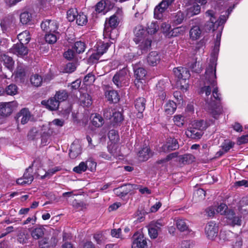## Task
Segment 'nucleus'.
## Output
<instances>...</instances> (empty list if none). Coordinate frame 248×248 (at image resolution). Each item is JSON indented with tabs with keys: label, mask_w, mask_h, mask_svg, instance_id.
Here are the masks:
<instances>
[{
	"label": "nucleus",
	"mask_w": 248,
	"mask_h": 248,
	"mask_svg": "<svg viewBox=\"0 0 248 248\" xmlns=\"http://www.w3.org/2000/svg\"><path fill=\"white\" fill-rule=\"evenodd\" d=\"M214 58L210 59L208 66L206 69L204 77V86L202 87L200 93H205L207 98L205 100V109L209 111L213 117L217 119L222 112V108L218 104L221 100L220 94L218 93L216 81L217 58L214 52Z\"/></svg>",
	"instance_id": "1"
},
{
	"label": "nucleus",
	"mask_w": 248,
	"mask_h": 248,
	"mask_svg": "<svg viewBox=\"0 0 248 248\" xmlns=\"http://www.w3.org/2000/svg\"><path fill=\"white\" fill-rule=\"evenodd\" d=\"M173 71L177 78V85H180L181 89H186L188 84L186 80L190 77L189 70L185 67H178L174 68Z\"/></svg>",
	"instance_id": "2"
},
{
	"label": "nucleus",
	"mask_w": 248,
	"mask_h": 248,
	"mask_svg": "<svg viewBox=\"0 0 248 248\" xmlns=\"http://www.w3.org/2000/svg\"><path fill=\"white\" fill-rule=\"evenodd\" d=\"M128 69L124 67L116 73L113 77L112 81L117 87L121 88L126 85L129 80Z\"/></svg>",
	"instance_id": "3"
},
{
	"label": "nucleus",
	"mask_w": 248,
	"mask_h": 248,
	"mask_svg": "<svg viewBox=\"0 0 248 248\" xmlns=\"http://www.w3.org/2000/svg\"><path fill=\"white\" fill-rule=\"evenodd\" d=\"M59 27V24L55 20L46 19L42 22L41 28L42 30L46 32L58 33L56 32Z\"/></svg>",
	"instance_id": "4"
},
{
	"label": "nucleus",
	"mask_w": 248,
	"mask_h": 248,
	"mask_svg": "<svg viewBox=\"0 0 248 248\" xmlns=\"http://www.w3.org/2000/svg\"><path fill=\"white\" fill-rule=\"evenodd\" d=\"M174 0H162L154 10V16L157 19L162 17V13L172 4Z\"/></svg>",
	"instance_id": "5"
},
{
	"label": "nucleus",
	"mask_w": 248,
	"mask_h": 248,
	"mask_svg": "<svg viewBox=\"0 0 248 248\" xmlns=\"http://www.w3.org/2000/svg\"><path fill=\"white\" fill-rule=\"evenodd\" d=\"M218 226L214 222H208L205 227V232L208 239L214 240L218 234Z\"/></svg>",
	"instance_id": "6"
},
{
	"label": "nucleus",
	"mask_w": 248,
	"mask_h": 248,
	"mask_svg": "<svg viewBox=\"0 0 248 248\" xmlns=\"http://www.w3.org/2000/svg\"><path fill=\"white\" fill-rule=\"evenodd\" d=\"M151 44L152 40L148 38L144 39L138 43L139 45L137 47L138 49L137 54L140 56L150 51L151 48Z\"/></svg>",
	"instance_id": "7"
},
{
	"label": "nucleus",
	"mask_w": 248,
	"mask_h": 248,
	"mask_svg": "<svg viewBox=\"0 0 248 248\" xmlns=\"http://www.w3.org/2000/svg\"><path fill=\"white\" fill-rule=\"evenodd\" d=\"M25 45L16 43L13 45L10 49L11 52L18 57H23L27 55L29 52L28 47Z\"/></svg>",
	"instance_id": "8"
},
{
	"label": "nucleus",
	"mask_w": 248,
	"mask_h": 248,
	"mask_svg": "<svg viewBox=\"0 0 248 248\" xmlns=\"http://www.w3.org/2000/svg\"><path fill=\"white\" fill-rule=\"evenodd\" d=\"M133 239L132 248H147V242L142 234L135 233Z\"/></svg>",
	"instance_id": "9"
},
{
	"label": "nucleus",
	"mask_w": 248,
	"mask_h": 248,
	"mask_svg": "<svg viewBox=\"0 0 248 248\" xmlns=\"http://www.w3.org/2000/svg\"><path fill=\"white\" fill-rule=\"evenodd\" d=\"M133 69L134 72V76L136 78L134 83L136 85L141 82V80L143 79L146 75V71L142 67L139 66V64L133 65Z\"/></svg>",
	"instance_id": "10"
},
{
	"label": "nucleus",
	"mask_w": 248,
	"mask_h": 248,
	"mask_svg": "<svg viewBox=\"0 0 248 248\" xmlns=\"http://www.w3.org/2000/svg\"><path fill=\"white\" fill-rule=\"evenodd\" d=\"M119 21V18L116 14L112 15L108 19V20L107 19L106 21L105 27L104 29L105 31L106 32L110 31L111 33L112 30L111 29L109 30L108 27L114 29L118 25ZM110 36H111V34H110ZM110 38H111V36H110Z\"/></svg>",
	"instance_id": "11"
},
{
	"label": "nucleus",
	"mask_w": 248,
	"mask_h": 248,
	"mask_svg": "<svg viewBox=\"0 0 248 248\" xmlns=\"http://www.w3.org/2000/svg\"><path fill=\"white\" fill-rule=\"evenodd\" d=\"M225 215L226 217L228 219V222L233 226L235 225H241V217L239 216H236L234 212L231 210L228 209Z\"/></svg>",
	"instance_id": "12"
},
{
	"label": "nucleus",
	"mask_w": 248,
	"mask_h": 248,
	"mask_svg": "<svg viewBox=\"0 0 248 248\" xmlns=\"http://www.w3.org/2000/svg\"><path fill=\"white\" fill-rule=\"evenodd\" d=\"M135 37L133 39L134 41L136 44L142 41V40L148 38L147 36V31L141 26H137L135 27L134 31Z\"/></svg>",
	"instance_id": "13"
},
{
	"label": "nucleus",
	"mask_w": 248,
	"mask_h": 248,
	"mask_svg": "<svg viewBox=\"0 0 248 248\" xmlns=\"http://www.w3.org/2000/svg\"><path fill=\"white\" fill-rule=\"evenodd\" d=\"M31 118V114L28 109L24 108L17 114L16 118L17 121H21L22 124L28 123Z\"/></svg>",
	"instance_id": "14"
},
{
	"label": "nucleus",
	"mask_w": 248,
	"mask_h": 248,
	"mask_svg": "<svg viewBox=\"0 0 248 248\" xmlns=\"http://www.w3.org/2000/svg\"><path fill=\"white\" fill-rule=\"evenodd\" d=\"M25 66L21 63L18 64L15 72V78L16 81L23 82L26 75Z\"/></svg>",
	"instance_id": "15"
},
{
	"label": "nucleus",
	"mask_w": 248,
	"mask_h": 248,
	"mask_svg": "<svg viewBox=\"0 0 248 248\" xmlns=\"http://www.w3.org/2000/svg\"><path fill=\"white\" fill-rule=\"evenodd\" d=\"M179 145L177 140L175 139L170 138L167 142L162 146V150L165 152H168L178 149Z\"/></svg>",
	"instance_id": "16"
},
{
	"label": "nucleus",
	"mask_w": 248,
	"mask_h": 248,
	"mask_svg": "<svg viewBox=\"0 0 248 248\" xmlns=\"http://www.w3.org/2000/svg\"><path fill=\"white\" fill-rule=\"evenodd\" d=\"M206 15L210 17V19L205 25V30L206 31H210L211 30L214 31L215 30V26L217 23V20L216 17L214 16V11L212 10H208L206 12Z\"/></svg>",
	"instance_id": "17"
},
{
	"label": "nucleus",
	"mask_w": 248,
	"mask_h": 248,
	"mask_svg": "<svg viewBox=\"0 0 248 248\" xmlns=\"http://www.w3.org/2000/svg\"><path fill=\"white\" fill-rule=\"evenodd\" d=\"M41 103L49 110L52 111L57 110L60 105V103L54 96L50 98L47 101L43 100Z\"/></svg>",
	"instance_id": "18"
},
{
	"label": "nucleus",
	"mask_w": 248,
	"mask_h": 248,
	"mask_svg": "<svg viewBox=\"0 0 248 248\" xmlns=\"http://www.w3.org/2000/svg\"><path fill=\"white\" fill-rule=\"evenodd\" d=\"M135 107L139 112V118L143 117L142 112L145 110L146 100L143 97H139L135 101Z\"/></svg>",
	"instance_id": "19"
},
{
	"label": "nucleus",
	"mask_w": 248,
	"mask_h": 248,
	"mask_svg": "<svg viewBox=\"0 0 248 248\" xmlns=\"http://www.w3.org/2000/svg\"><path fill=\"white\" fill-rule=\"evenodd\" d=\"M237 207L240 214L244 215L248 214V197H243L238 203Z\"/></svg>",
	"instance_id": "20"
},
{
	"label": "nucleus",
	"mask_w": 248,
	"mask_h": 248,
	"mask_svg": "<svg viewBox=\"0 0 248 248\" xmlns=\"http://www.w3.org/2000/svg\"><path fill=\"white\" fill-rule=\"evenodd\" d=\"M203 132L202 130L196 129L193 127L188 128L186 132L187 137L192 139H200L202 136Z\"/></svg>",
	"instance_id": "21"
},
{
	"label": "nucleus",
	"mask_w": 248,
	"mask_h": 248,
	"mask_svg": "<svg viewBox=\"0 0 248 248\" xmlns=\"http://www.w3.org/2000/svg\"><path fill=\"white\" fill-rule=\"evenodd\" d=\"M13 20L8 17L4 18L0 22V26L3 32H9L14 27Z\"/></svg>",
	"instance_id": "22"
},
{
	"label": "nucleus",
	"mask_w": 248,
	"mask_h": 248,
	"mask_svg": "<svg viewBox=\"0 0 248 248\" xmlns=\"http://www.w3.org/2000/svg\"><path fill=\"white\" fill-rule=\"evenodd\" d=\"M45 231V229L42 226L31 228L30 231L31 235L33 239L38 240L43 237Z\"/></svg>",
	"instance_id": "23"
},
{
	"label": "nucleus",
	"mask_w": 248,
	"mask_h": 248,
	"mask_svg": "<svg viewBox=\"0 0 248 248\" xmlns=\"http://www.w3.org/2000/svg\"><path fill=\"white\" fill-rule=\"evenodd\" d=\"M201 6L195 2L186 11V15L188 17L198 15L200 13Z\"/></svg>",
	"instance_id": "24"
},
{
	"label": "nucleus",
	"mask_w": 248,
	"mask_h": 248,
	"mask_svg": "<svg viewBox=\"0 0 248 248\" xmlns=\"http://www.w3.org/2000/svg\"><path fill=\"white\" fill-rule=\"evenodd\" d=\"M105 95L108 100L111 103H116L120 99L118 92L113 90H107Z\"/></svg>",
	"instance_id": "25"
},
{
	"label": "nucleus",
	"mask_w": 248,
	"mask_h": 248,
	"mask_svg": "<svg viewBox=\"0 0 248 248\" xmlns=\"http://www.w3.org/2000/svg\"><path fill=\"white\" fill-rule=\"evenodd\" d=\"M81 152L80 146L78 144L72 143L70 146L69 155L71 158L75 159L81 154Z\"/></svg>",
	"instance_id": "26"
},
{
	"label": "nucleus",
	"mask_w": 248,
	"mask_h": 248,
	"mask_svg": "<svg viewBox=\"0 0 248 248\" xmlns=\"http://www.w3.org/2000/svg\"><path fill=\"white\" fill-rule=\"evenodd\" d=\"M149 64L152 66L156 65L160 61V57L156 51H152L147 58Z\"/></svg>",
	"instance_id": "27"
},
{
	"label": "nucleus",
	"mask_w": 248,
	"mask_h": 248,
	"mask_svg": "<svg viewBox=\"0 0 248 248\" xmlns=\"http://www.w3.org/2000/svg\"><path fill=\"white\" fill-rule=\"evenodd\" d=\"M151 156L150 150L147 146L143 147L138 153L139 159L140 161L147 160Z\"/></svg>",
	"instance_id": "28"
},
{
	"label": "nucleus",
	"mask_w": 248,
	"mask_h": 248,
	"mask_svg": "<svg viewBox=\"0 0 248 248\" xmlns=\"http://www.w3.org/2000/svg\"><path fill=\"white\" fill-rule=\"evenodd\" d=\"M111 44L112 43L110 42L106 43L102 41L98 42L95 45L96 51L103 55L107 52Z\"/></svg>",
	"instance_id": "29"
},
{
	"label": "nucleus",
	"mask_w": 248,
	"mask_h": 248,
	"mask_svg": "<svg viewBox=\"0 0 248 248\" xmlns=\"http://www.w3.org/2000/svg\"><path fill=\"white\" fill-rule=\"evenodd\" d=\"M165 89V84L163 81H160L156 86V92L158 94V96L162 100H164L166 98V93L164 92Z\"/></svg>",
	"instance_id": "30"
},
{
	"label": "nucleus",
	"mask_w": 248,
	"mask_h": 248,
	"mask_svg": "<svg viewBox=\"0 0 248 248\" xmlns=\"http://www.w3.org/2000/svg\"><path fill=\"white\" fill-rule=\"evenodd\" d=\"M13 109L10 103H6L0 105V115L7 116L11 114Z\"/></svg>",
	"instance_id": "31"
},
{
	"label": "nucleus",
	"mask_w": 248,
	"mask_h": 248,
	"mask_svg": "<svg viewBox=\"0 0 248 248\" xmlns=\"http://www.w3.org/2000/svg\"><path fill=\"white\" fill-rule=\"evenodd\" d=\"M17 38L19 41V44H28L31 40L29 31L26 30L22 32L17 35Z\"/></svg>",
	"instance_id": "32"
},
{
	"label": "nucleus",
	"mask_w": 248,
	"mask_h": 248,
	"mask_svg": "<svg viewBox=\"0 0 248 248\" xmlns=\"http://www.w3.org/2000/svg\"><path fill=\"white\" fill-rule=\"evenodd\" d=\"M185 15L181 11L174 14L172 17V22L174 25L182 23L184 19Z\"/></svg>",
	"instance_id": "33"
},
{
	"label": "nucleus",
	"mask_w": 248,
	"mask_h": 248,
	"mask_svg": "<svg viewBox=\"0 0 248 248\" xmlns=\"http://www.w3.org/2000/svg\"><path fill=\"white\" fill-rule=\"evenodd\" d=\"M54 97L60 103L61 102L65 101L68 98V94L66 90H61L56 92Z\"/></svg>",
	"instance_id": "34"
},
{
	"label": "nucleus",
	"mask_w": 248,
	"mask_h": 248,
	"mask_svg": "<svg viewBox=\"0 0 248 248\" xmlns=\"http://www.w3.org/2000/svg\"><path fill=\"white\" fill-rule=\"evenodd\" d=\"M202 31L198 26L193 27L189 31L190 37L193 40L199 39L201 36Z\"/></svg>",
	"instance_id": "35"
},
{
	"label": "nucleus",
	"mask_w": 248,
	"mask_h": 248,
	"mask_svg": "<svg viewBox=\"0 0 248 248\" xmlns=\"http://www.w3.org/2000/svg\"><path fill=\"white\" fill-rule=\"evenodd\" d=\"M80 102L83 107H89L92 103V98L88 93H83L80 96Z\"/></svg>",
	"instance_id": "36"
},
{
	"label": "nucleus",
	"mask_w": 248,
	"mask_h": 248,
	"mask_svg": "<svg viewBox=\"0 0 248 248\" xmlns=\"http://www.w3.org/2000/svg\"><path fill=\"white\" fill-rule=\"evenodd\" d=\"M164 108L166 113L168 115H171L175 111L177 106L173 101H169L165 104Z\"/></svg>",
	"instance_id": "37"
},
{
	"label": "nucleus",
	"mask_w": 248,
	"mask_h": 248,
	"mask_svg": "<svg viewBox=\"0 0 248 248\" xmlns=\"http://www.w3.org/2000/svg\"><path fill=\"white\" fill-rule=\"evenodd\" d=\"M176 225L177 229L181 232H189L186 221L183 219H178L176 220Z\"/></svg>",
	"instance_id": "38"
},
{
	"label": "nucleus",
	"mask_w": 248,
	"mask_h": 248,
	"mask_svg": "<svg viewBox=\"0 0 248 248\" xmlns=\"http://www.w3.org/2000/svg\"><path fill=\"white\" fill-rule=\"evenodd\" d=\"M195 158L191 154H185L179 156V162L184 164H190L194 161Z\"/></svg>",
	"instance_id": "39"
},
{
	"label": "nucleus",
	"mask_w": 248,
	"mask_h": 248,
	"mask_svg": "<svg viewBox=\"0 0 248 248\" xmlns=\"http://www.w3.org/2000/svg\"><path fill=\"white\" fill-rule=\"evenodd\" d=\"M109 3V0H101L98 2L95 5V10L97 13H103V14L106 12L105 11L106 6Z\"/></svg>",
	"instance_id": "40"
},
{
	"label": "nucleus",
	"mask_w": 248,
	"mask_h": 248,
	"mask_svg": "<svg viewBox=\"0 0 248 248\" xmlns=\"http://www.w3.org/2000/svg\"><path fill=\"white\" fill-rule=\"evenodd\" d=\"M32 15L28 11H24L20 14V21L23 24H26L32 19Z\"/></svg>",
	"instance_id": "41"
},
{
	"label": "nucleus",
	"mask_w": 248,
	"mask_h": 248,
	"mask_svg": "<svg viewBox=\"0 0 248 248\" xmlns=\"http://www.w3.org/2000/svg\"><path fill=\"white\" fill-rule=\"evenodd\" d=\"M1 58L6 67L10 70L12 69L14 64V61L13 58L6 54L2 55Z\"/></svg>",
	"instance_id": "42"
},
{
	"label": "nucleus",
	"mask_w": 248,
	"mask_h": 248,
	"mask_svg": "<svg viewBox=\"0 0 248 248\" xmlns=\"http://www.w3.org/2000/svg\"><path fill=\"white\" fill-rule=\"evenodd\" d=\"M28 239V234L25 231L23 230H20L17 235V241L20 244H24L27 243Z\"/></svg>",
	"instance_id": "43"
},
{
	"label": "nucleus",
	"mask_w": 248,
	"mask_h": 248,
	"mask_svg": "<svg viewBox=\"0 0 248 248\" xmlns=\"http://www.w3.org/2000/svg\"><path fill=\"white\" fill-rule=\"evenodd\" d=\"M32 166H31L26 170V171L23 176L27 184H31L33 180V176L32 175Z\"/></svg>",
	"instance_id": "44"
},
{
	"label": "nucleus",
	"mask_w": 248,
	"mask_h": 248,
	"mask_svg": "<svg viewBox=\"0 0 248 248\" xmlns=\"http://www.w3.org/2000/svg\"><path fill=\"white\" fill-rule=\"evenodd\" d=\"M30 81L32 85L35 87H39L42 85L43 79L39 75L34 74L31 76Z\"/></svg>",
	"instance_id": "45"
},
{
	"label": "nucleus",
	"mask_w": 248,
	"mask_h": 248,
	"mask_svg": "<svg viewBox=\"0 0 248 248\" xmlns=\"http://www.w3.org/2000/svg\"><path fill=\"white\" fill-rule=\"evenodd\" d=\"M92 124L96 127H99L103 125L104 123V119L102 116L98 114H95V116L93 117Z\"/></svg>",
	"instance_id": "46"
},
{
	"label": "nucleus",
	"mask_w": 248,
	"mask_h": 248,
	"mask_svg": "<svg viewBox=\"0 0 248 248\" xmlns=\"http://www.w3.org/2000/svg\"><path fill=\"white\" fill-rule=\"evenodd\" d=\"M85 44L81 41L75 42L73 47L74 49L76 51L77 53L80 54L83 53L85 49Z\"/></svg>",
	"instance_id": "47"
},
{
	"label": "nucleus",
	"mask_w": 248,
	"mask_h": 248,
	"mask_svg": "<svg viewBox=\"0 0 248 248\" xmlns=\"http://www.w3.org/2000/svg\"><path fill=\"white\" fill-rule=\"evenodd\" d=\"M76 19L77 23L80 26L85 25L88 21L86 16L83 13L78 14Z\"/></svg>",
	"instance_id": "48"
},
{
	"label": "nucleus",
	"mask_w": 248,
	"mask_h": 248,
	"mask_svg": "<svg viewBox=\"0 0 248 248\" xmlns=\"http://www.w3.org/2000/svg\"><path fill=\"white\" fill-rule=\"evenodd\" d=\"M192 126L194 128L201 130L202 132L203 130L206 129V128L207 127L206 123L203 120H200L196 121L193 124Z\"/></svg>",
	"instance_id": "49"
},
{
	"label": "nucleus",
	"mask_w": 248,
	"mask_h": 248,
	"mask_svg": "<svg viewBox=\"0 0 248 248\" xmlns=\"http://www.w3.org/2000/svg\"><path fill=\"white\" fill-rule=\"evenodd\" d=\"M18 88L16 84H11L5 88V92L8 95H14L17 93Z\"/></svg>",
	"instance_id": "50"
},
{
	"label": "nucleus",
	"mask_w": 248,
	"mask_h": 248,
	"mask_svg": "<svg viewBox=\"0 0 248 248\" xmlns=\"http://www.w3.org/2000/svg\"><path fill=\"white\" fill-rule=\"evenodd\" d=\"M234 145V142L229 140H225L222 143L221 147L225 153H227L231 148L233 147Z\"/></svg>",
	"instance_id": "51"
},
{
	"label": "nucleus",
	"mask_w": 248,
	"mask_h": 248,
	"mask_svg": "<svg viewBox=\"0 0 248 248\" xmlns=\"http://www.w3.org/2000/svg\"><path fill=\"white\" fill-rule=\"evenodd\" d=\"M45 38L46 41L50 44H54L57 40V36L56 34L53 32L46 33Z\"/></svg>",
	"instance_id": "52"
},
{
	"label": "nucleus",
	"mask_w": 248,
	"mask_h": 248,
	"mask_svg": "<svg viewBox=\"0 0 248 248\" xmlns=\"http://www.w3.org/2000/svg\"><path fill=\"white\" fill-rule=\"evenodd\" d=\"M78 14L76 9H70L67 12V18L70 22H72L76 19Z\"/></svg>",
	"instance_id": "53"
},
{
	"label": "nucleus",
	"mask_w": 248,
	"mask_h": 248,
	"mask_svg": "<svg viewBox=\"0 0 248 248\" xmlns=\"http://www.w3.org/2000/svg\"><path fill=\"white\" fill-rule=\"evenodd\" d=\"M72 204L75 208L80 210L86 209L88 206V204L83 202L78 201L77 200H74L72 202Z\"/></svg>",
	"instance_id": "54"
},
{
	"label": "nucleus",
	"mask_w": 248,
	"mask_h": 248,
	"mask_svg": "<svg viewBox=\"0 0 248 248\" xmlns=\"http://www.w3.org/2000/svg\"><path fill=\"white\" fill-rule=\"evenodd\" d=\"M85 163L87 169H88L91 171L95 170L96 163L92 158L88 159Z\"/></svg>",
	"instance_id": "55"
},
{
	"label": "nucleus",
	"mask_w": 248,
	"mask_h": 248,
	"mask_svg": "<svg viewBox=\"0 0 248 248\" xmlns=\"http://www.w3.org/2000/svg\"><path fill=\"white\" fill-rule=\"evenodd\" d=\"M52 132H44L41 136V144L43 146L46 145L49 142Z\"/></svg>",
	"instance_id": "56"
},
{
	"label": "nucleus",
	"mask_w": 248,
	"mask_h": 248,
	"mask_svg": "<svg viewBox=\"0 0 248 248\" xmlns=\"http://www.w3.org/2000/svg\"><path fill=\"white\" fill-rule=\"evenodd\" d=\"M112 118H113V121L115 123H119L123 120L122 114L119 111H117L115 109L113 112Z\"/></svg>",
	"instance_id": "57"
},
{
	"label": "nucleus",
	"mask_w": 248,
	"mask_h": 248,
	"mask_svg": "<svg viewBox=\"0 0 248 248\" xmlns=\"http://www.w3.org/2000/svg\"><path fill=\"white\" fill-rule=\"evenodd\" d=\"M73 171L77 173H81L87 170L86 166L84 162H81L79 164L73 169Z\"/></svg>",
	"instance_id": "58"
},
{
	"label": "nucleus",
	"mask_w": 248,
	"mask_h": 248,
	"mask_svg": "<svg viewBox=\"0 0 248 248\" xmlns=\"http://www.w3.org/2000/svg\"><path fill=\"white\" fill-rule=\"evenodd\" d=\"M158 29V26L155 22H152L148 26L147 32L148 34H153L157 32Z\"/></svg>",
	"instance_id": "59"
},
{
	"label": "nucleus",
	"mask_w": 248,
	"mask_h": 248,
	"mask_svg": "<svg viewBox=\"0 0 248 248\" xmlns=\"http://www.w3.org/2000/svg\"><path fill=\"white\" fill-rule=\"evenodd\" d=\"M114 110L115 109L109 107L104 109L103 113L104 118L108 120L111 119L112 118L113 113Z\"/></svg>",
	"instance_id": "60"
},
{
	"label": "nucleus",
	"mask_w": 248,
	"mask_h": 248,
	"mask_svg": "<svg viewBox=\"0 0 248 248\" xmlns=\"http://www.w3.org/2000/svg\"><path fill=\"white\" fill-rule=\"evenodd\" d=\"M38 245L40 248H50L49 238L44 237L38 241Z\"/></svg>",
	"instance_id": "61"
},
{
	"label": "nucleus",
	"mask_w": 248,
	"mask_h": 248,
	"mask_svg": "<svg viewBox=\"0 0 248 248\" xmlns=\"http://www.w3.org/2000/svg\"><path fill=\"white\" fill-rule=\"evenodd\" d=\"M95 80V76L92 73L87 74L83 79V82L87 85L92 84Z\"/></svg>",
	"instance_id": "62"
},
{
	"label": "nucleus",
	"mask_w": 248,
	"mask_h": 248,
	"mask_svg": "<svg viewBox=\"0 0 248 248\" xmlns=\"http://www.w3.org/2000/svg\"><path fill=\"white\" fill-rule=\"evenodd\" d=\"M102 55L96 51V53H93L88 59V62L90 63H96L99 59L100 57Z\"/></svg>",
	"instance_id": "63"
},
{
	"label": "nucleus",
	"mask_w": 248,
	"mask_h": 248,
	"mask_svg": "<svg viewBox=\"0 0 248 248\" xmlns=\"http://www.w3.org/2000/svg\"><path fill=\"white\" fill-rule=\"evenodd\" d=\"M184 32V28H182V27H179L174 28L170 31V33L172 36H177L179 34H183Z\"/></svg>",
	"instance_id": "64"
}]
</instances>
